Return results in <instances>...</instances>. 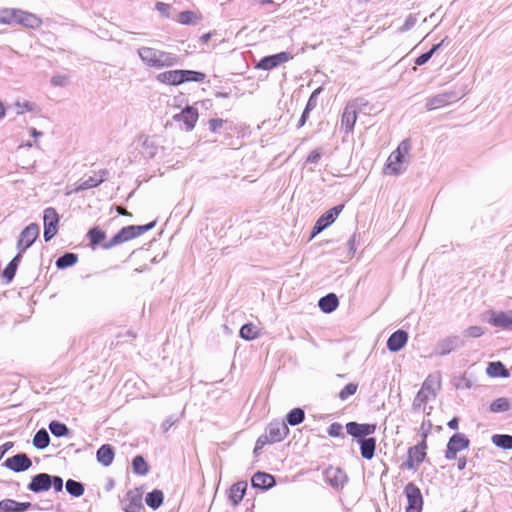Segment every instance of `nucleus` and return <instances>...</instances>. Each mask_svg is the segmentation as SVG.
I'll return each mask as SVG.
<instances>
[{
  "instance_id": "nucleus-10",
  "label": "nucleus",
  "mask_w": 512,
  "mask_h": 512,
  "mask_svg": "<svg viewBox=\"0 0 512 512\" xmlns=\"http://www.w3.org/2000/svg\"><path fill=\"white\" fill-rule=\"evenodd\" d=\"M359 108L358 100L349 101L342 113L341 125L345 128L346 133L353 131L354 125L357 120V110Z\"/></svg>"
},
{
  "instance_id": "nucleus-43",
  "label": "nucleus",
  "mask_w": 512,
  "mask_h": 512,
  "mask_svg": "<svg viewBox=\"0 0 512 512\" xmlns=\"http://www.w3.org/2000/svg\"><path fill=\"white\" fill-rule=\"evenodd\" d=\"M493 443L503 449H512V436L505 434H497L492 437Z\"/></svg>"
},
{
  "instance_id": "nucleus-19",
  "label": "nucleus",
  "mask_w": 512,
  "mask_h": 512,
  "mask_svg": "<svg viewBox=\"0 0 512 512\" xmlns=\"http://www.w3.org/2000/svg\"><path fill=\"white\" fill-rule=\"evenodd\" d=\"M489 323L495 327L505 330H512V311L509 312H490Z\"/></svg>"
},
{
  "instance_id": "nucleus-30",
  "label": "nucleus",
  "mask_w": 512,
  "mask_h": 512,
  "mask_svg": "<svg viewBox=\"0 0 512 512\" xmlns=\"http://www.w3.org/2000/svg\"><path fill=\"white\" fill-rule=\"evenodd\" d=\"M318 304H319L320 309L323 312L331 313L337 308L339 302H338L337 296L333 293H330V294H327L326 296L322 297L319 300Z\"/></svg>"
},
{
  "instance_id": "nucleus-52",
  "label": "nucleus",
  "mask_w": 512,
  "mask_h": 512,
  "mask_svg": "<svg viewBox=\"0 0 512 512\" xmlns=\"http://www.w3.org/2000/svg\"><path fill=\"white\" fill-rule=\"evenodd\" d=\"M51 84L56 87H65L69 84V78L62 74L54 75L51 78Z\"/></svg>"
},
{
  "instance_id": "nucleus-53",
  "label": "nucleus",
  "mask_w": 512,
  "mask_h": 512,
  "mask_svg": "<svg viewBox=\"0 0 512 512\" xmlns=\"http://www.w3.org/2000/svg\"><path fill=\"white\" fill-rule=\"evenodd\" d=\"M17 268L14 266V263H9L4 269L2 276L5 278L6 283H9L13 280Z\"/></svg>"
},
{
  "instance_id": "nucleus-31",
  "label": "nucleus",
  "mask_w": 512,
  "mask_h": 512,
  "mask_svg": "<svg viewBox=\"0 0 512 512\" xmlns=\"http://www.w3.org/2000/svg\"><path fill=\"white\" fill-rule=\"evenodd\" d=\"M164 500V494L161 490L155 489L146 495V504L152 509H158Z\"/></svg>"
},
{
  "instance_id": "nucleus-33",
  "label": "nucleus",
  "mask_w": 512,
  "mask_h": 512,
  "mask_svg": "<svg viewBox=\"0 0 512 512\" xmlns=\"http://www.w3.org/2000/svg\"><path fill=\"white\" fill-rule=\"evenodd\" d=\"M50 443V436L46 429L42 428L36 432L33 438V446L37 449H45Z\"/></svg>"
},
{
  "instance_id": "nucleus-13",
  "label": "nucleus",
  "mask_w": 512,
  "mask_h": 512,
  "mask_svg": "<svg viewBox=\"0 0 512 512\" xmlns=\"http://www.w3.org/2000/svg\"><path fill=\"white\" fill-rule=\"evenodd\" d=\"M134 238L135 233L133 226H126L123 227L117 234H115L108 242L103 243L102 248L108 250Z\"/></svg>"
},
{
  "instance_id": "nucleus-1",
  "label": "nucleus",
  "mask_w": 512,
  "mask_h": 512,
  "mask_svg": "<svg viewBox=\"0 0 512 512\" xmlns=\"http://www.w3.org/2000/svg\"><path fill=\"white\" fill-rule=\"evenodd\" d=\"M141 61L152 68L161 69L180 64V58L170 52L143 46L138 49Z\"/></svg>"
},
{
  "instance_id": "nucleus-22",
  "label": "nucleus",
  "mask_w": 512,
  "mask_h": 512,
  "mask_svg": "<svg viewBox=\"0 0 512 512\" xmlns=\"http://www.w3.org/2000/svg\"><path fill=\"white\" fill-rule=\"evenodd\" d=\"M408 340V334L403 330H397L387 340V348L392 352L401 350Z\"/></svg>"
},
{
  "instance_id": "nucleus-64",
  "label": "nucleus",
  "mask_w": 512,
  "mask_h": 512,
  "mask_svg": "<svg viewBox=\"0 0 512 512\" xmlns=\"http://www.w3.org/2000/svg\"><path fill=\"white\" fill-rule=\"evenodd\" d=\"M224 121L222 119H211L209 121V128L212 132H216L219 128L222 127Z\"/></svg>"
},
{
  "instance_id": "nucleus-36",
  "label": "nucleus",
  "mask_w": 512,
  "mask_h": 512,
  "mask_svg": "<svg viewBox=\"0 0 512 512\" xmlns=\"http://www.w3.org/2000/svg\"><path fill=\"white\" fill-rule=\"evenodd\" d=\"M77 261L78 256L76 254L67 252L56 260V267L58 269H65L73 266Z\"/></svg>"
},
{
  "instance_id": "nucleus-39",
  "label": "nucleus",
  "mask_w": 512,
  "mask_h": 512,
  "mask_svg": "<svg viewBox=\"0 0 512 512\" xmlns=\"http://www.w3.org/2000/svg\"><path fill=\"white\" fill-rule=\"evenodd\" d=\"M258 335V328L251 323L243 325L240 329V337L245 340H254L258 337Z\"/></svg>"
},
{
  "instance_id": "nucleus-12",
  "label": "nucleus",
  "mask_w": 512,
  "mask_h": 512,
  "mask_svg": "<svg viewBox=\"0 0 512 512\" xmlns=\"http://www.w3.org/2000/svg\"><path fill=\"white\" fill-rule=\"evenodd\" d=\"M346 430L349 435L360 440L366 438L368 435L374 434L376 431V425L349 422L346 424Z\"/></svg>"
},
{
  "instance_id": "nucleus-26",
  "label": "nucleus",
  "mask_w": 512,
  "mask_h": 512,
  "mask_svg": "<svg viewBox=\"0 0 512 512\" xmlns=\"http://www.w3.org/2000/svg\"><path fill=\"white\" fill-rule=\"evenodd\" d=\"M156 78L159 82L167 85L176 86L183 83V78L180 76V70L165 71L159 73Z\"/></svg>"
},
{
  "instance_id": "nucleus-57",
  "label": "nucleus",
  "mask_w": 512,
  "mask_h": 512,
  "mask_svg": "<svg viewBox=\"0 0 512 512\" xmlns=\"http://www.w3.org/2000/svg\"><path fill=\"white\" fill-rule=\"evenodd\" d=\"M415 23H416V18L412 15H409L405 19L403 25L399 28V31L406 32V31L410 30L415 25Z\"/></svg>"
},
{
  "instance_id": "nucleus-17",
  "label": "nucleus",
  "mask_w": 512,
  "mask_h": 512,
  "mask_svg": "<svg viewBox=\"0 0 512 512\" xmlns=\"http://www.w3.org/2000/svg\"><path fill=\"white\" fill-rule=\"evenodd\" d=\"M198 119V111L196 108L188 106L179 114L174 116L175 121L183 122L186 131H191Z\"/></svg>"
},
{
  "instance_id": "nucleus-58",
  "label": "nucleus",
  "mask_w": 512,
  "mask_h": 512,
  "mask_svg": "<svg viewBox=\"0 0 512 512\" xmlns=\"http://www.w3.org/2000/svg\"><path fill=\"white\" fill-rule=\"evenodd\" d=\"M267 443H270L269 442V436L266 434V435H262L260 436L257 441H256V444H255V448H254V453L255 454H258V452L267 444Z\"/></svg>"
},
{
  "instance_id": "nucleus-44",
  "label": "nucleus",
  "mask_w": 512,
  "mask_h": 512,
  "mask_svg": "<svg viewBox=\"0 0 512 512\" xmlns=\"http://www.w3.org/2000/svg\"><path fill=\"white\" fill-rule=\"evenodd\" d=\"M49 430L56 437H63L69 434L68 427L65 424L58 421H52L49 424Z\"/></svg>"
},
{
  "instance_id": "nucleus-45",
  "label": "nucleus",
  "mask_w": 512,
  "mask_h": 512,
  "mask_svg": "<svg viewBox=\"0 0 512 512\" xmlns=\"http://www.w3.org/2000/svg\"><path fill=\"white\" fill-rule=\"evenodd\" d=\"M200 19L193 11H183L179 13L177 21L183 25L196 24Z\"/></svg>"
},
{
  "instance_id": "nucleus-23",
  "label": "nucleus",
  "mask_w": 512,
  "mask_h": 512,
  "mask_svg": "<svg viewBox=\"0 0 512 512\" xmlns=\"http://www.w3.org/2000/svg\"><path fill=\"white\" fill-rule=\"evenodd\" d=\"M31 503L29 502H17L12 499H5L0 501L1 512H24L29 509Z\"/></svg>"
},
{
  "instance_id": "nucleus-24",
  "label": "nucleus",
  "mask_w": 512,
  "mask_h": 512,
  "mask_svg": "<svg viewBox=\"0 0 512 512\" xmlns=\"http://www.w3.org/2000/svg\"><path fill=\"white\" fill-rule=\"evenodd\" d=\"M104 181V172H101L99 175L95 174L94 176H90L88 179L83 180L79 185H77L73 190L67 192V195L71 193H78L83 190H88L93 187H97Z\"/></svg>"
},
{
  "instance_id": "nucleus-18",
  "label": "nucleus",
  "mask_w": 512,
  "mask_h": 512,
  "mask_svg": "<svg viewBox=\"0 0 512 512\" xmlns=\"http://www.w3.org/2000/svg\"><path fill=\"white\" fill-rule=\"evenodd\" d=\"M139 141L141 142V153L146 158H153L157 155L160 145L156 136H140Z\"/></svg>"
},
{
  "instance_id": "nucleus-48",
  "label": "nucleus",
  "mask_w": 512,
  "mask_h": 512,
  "mask_svg": "<svg viewBox=\"0 0 512 512\" xmlns=\"http://www.w3.org/2000/svg\"><path fill=\"white\" fill-rule=\"evenodd\" d=\"M277 66L274 56L270 55L262 58L256 67L262 70H271Z\"/></svg>"
},
{
  "instance_id": "nucleus-50",
  "label": "nucleus",
  "mask_w": 512,
  "mask_h": 512,
  "mask_svg": "<svg viewBox=\"0 0 512 512\" xmlns=\"http://www.w3.org/2000/svg\"><path fill=\"white\" fill-rule=\"evenodd\" d=\"M490 409L493 412L507 411L509 409V403L507 399L499 398L491 404Z\"/></svg>"
},
{
  "instance_id": "nucleus-3",
  "label": "nucleus",
  "mask_w": 512,
  "mask_h": 512,
  "mask_svg": "<svg viewBox=\"0 0 512 512\" xmlns=\"http://www.w3.org/2000/svg\"><path fill=\"white\" fill-rule=\"evenodd\" d=\"M439 386L440 383L436 377H427L413 401V408L415 410L425 409L426 403L436 397V391L439 389Z\"/></svg>"
},
{
  "instance_id": "nucleus-49",
  "label": "nucleus",
  "mask_w": 512,
  "mask_h": 512,
  "mask_svg": "<svg viewBox=\"0 0 512 512\" xmlns=\"http://www.w3.org/2000/svg\"><path fill=\"white\" fill-rule=\"evenodd\" d=\"M358 385L355 383L347 384L340 392L339 398L342 401L347 400L350 396L354 395L357 391Z\"/></svg>"
},
{
  "instance_id": "nucleus-51",
  "label": "nucleus",
  "mask_w": 512,
  "mask_h": 512,
  "mask_svg": "<svg viewBox=\"0 0 512 512\" xmlns=\"http://www.w3.org/2000/svg\"><path fill=\"white\" fill-rule=\"evenodd\" d=\"M15 107L17 109V114L21 115L26 112H31L34 110L35 105L29 101H16Z\"/></svg>"
},
{
  "instance_id": "nucleus-8",
  "label": "nucleus",
  "mask_w": 512,
  "mask_h": 512,
  "mask_svg": "<svg viewBox=\"0 0 512 512\" xmlns=\"http://www.w3.org/2000/svg\"><path fill=\"white\" fill-rule=\"evenodd\" d=\"M39 233L40 228L36 223H31L22 230L17 241V249L20 253L25 252L35 242Z\"/></svg>"
},
{
  "instance_id": "nucleus-9",
  "label": "nucleus",
  "mask_w": 512,
  "mask_h": 512,
  "mask_svg": "<svg viewBox=\"0 0 512 512\" xmlns=\"http://www.w3.org/2000/svg\"><path fill=\"white\" fill-rule=\"evenodd\" d=\"M469 439L462 433L454 434L447 443L445 458L452 460L456 458L458 452L469 447Z\"/></svg>"
},
{
  "instance_id": "nucleus-59",
  "label": "nucleus",
  "mask_w": 512,
  "mask_h": 512,
  "mask_svg": "<svg viewBox=\"0 0 512 512\" xmlns=\"http://www.w3.org/2000/svg\"><path fill=\"white\" fill-rule=\"evenodd\" d=\"M273 56H274L275 61L278 66L280 64H283V63L289 61L290 59H292V55L288 52H280V53L274 54Z\"/></svg>"
},
{
  "instance_id": "nucleus-15",
  "label": "nucleus",
  "mask_w": 512,
  "mask_h": 512,
  "mask_svg": "<svg viewBox=\"0 0 512 512\" xmlns=\"http://www.w3.org/2000/svg\"><path fill=\"white\" fill-rule=\"evenodd\" d=\"M458 99L459 97L454 92H444L427 99L426 108L427 110H435L455 102Z\"/></svg>"
},
{
  "instance_id": "nucleus-37",
  "label": "nucleus",
  "mask_w": 512,
  "mask_h": 512,
  "mask_svg": "<svg viewBox=\"0 0 512 512\" xmlns=\"http://www.w3.org/2000/svg\"><path fill=\"white\" fill-rule=\"evenodd\" d=\"M304 419V410L301 408H294L287 414L285 423H287V425L295 426L302 423Z\"/></svg>"
},
{
  "instance_id": "nucleus-28",
  "label": "nucleus",
  "mask_w": 512,
  "mask_h": 512,
  "mask_svg": "<svg viewBox=\"0 0 512 512\" xmlns=\"http://www.w3.org/2000/svg\"><path fill=\"white\" fill-rule=\"evenodd\" d=\"M114 459V450L109 444L102 445L97 451V460L103 466H109Z\"/></svg>"
},
{
  "instance_id": "nucleus-40",
  "label": "nucleus",
  "mask_w": 512,
  "mask_h": 512,
  "mask_svg": "<svg viewBox=\"0 0 512 512\" xmlns=\"http://www.w3.org/2000/svg\"><path fill=\"white\" fill-rule=\"evenodd\" d=\"M66 491L74 497H80L84 493V486L81 482L69 479L66 484Z\"/></svg>"
},
{
  "instance_id": "nucleus-6",
  "label": "nucleus",
  "mask_w": 512,
  "mask_h": 512,
  "mask_svg": "<svg viewBox=\"0 0 512 512\" xmlns=\"http://www.w3.org/2000/svg\"><path fill=\"white\" fill-rule=\"evenodd\" d=\"M343 208L344 205L340 204L322 214L313 227L311 239L331 225L342 212Z\"/></svg>"
},
{
  "instance_id": "nucleus-7",
  "label": "nucleus",
  "mask_w": 512,
  "mask_h": 512,
  "mask_svg": "<svg viewBox=\"0 0 512 512\" xmlns=\"http://www.w3.org/2000/svg\"><path fill=\"white\" fill-rule=\"evenodd\" d=\"M408 505L406 512H421L423 506V498L420 489L414 483H408L404 488Z\"/></svg>"
},
{
  "instance_id": "nucleus-5",
  "label": "nucleus",
  "mask_w": 512,
  "mask_h": 512,
  "mask_svg": "<svg viewBox=\"0 0 512 512\" xmlns=\"http://www.w3.org/2000/svg\"><path fill=\"white\" fill-rule=\"evenodd\" d=\"M44 239L50 241L58 231L59 215L55 208L48 207L44 210Z\"/></svg>"
},
{
  "instance_id": "nucleus-4",
  "label": "nucleus",
  "mask_w": 512,
  "mask_h": 512,
  "mask_svg": "<svg viewBox=\"0 0 512 512\" xmlns=\"http://www.w3.org/2000/svg\"><path fill=\"white\" fill-rule=\"evenodd\" d=\"M431 425H428V429L423 433V439L421 443L411 447L408 451V460L405 462V467L409 470H415L417 466L423 462L426 457V438L430 433Z\"/></svg>"
},
{
  "instance_id": "nucleus-47",
  "label": "nucleus",
  "mask_w": 512,
  "mask_h": 512,
  "mask_svg": "<svg viewBox=\"0 0 512 512\" xmlns=\"http://www.w3.org/2000/svg\"><path fill=\"white\" fill-rule=\"evenodd\" d=\"M440 46H441V43L433 45L432 48L428 52L423 53L422 55H420L419 57L416 58L415 64L418 66L424 65L426 62H428L430 60V58L439 49Z\"/></svg>"
},
{
  "instance_id": "nucleus-55",
  "label": "nucleus",
  "mask_w": 512,
  "mask_h": 512,
  "mask_svg": "<svg viewBox=\"0 0 512 512\" xmlns=\"http://www.w3.org/2000/svg\"><path fill=\"white\" fill-rule=\"evenodd\" d=\"M484 333L482 327L480 326H470L464 332V335L467 337H480Z\"/></svg>"
},
{
  "instance_id": "nucleus-29",
  "label": "nucleus",
  "mask_w": 512,
  "mask_h": 512,
  "mask_svg": "<svg viewBox=\"0 0 512 512\" xmlns=\"http://www.w3.org/2000/svg\"><path fill=\"white\" fill-rule=\"evenodd\" d=\"M126 498L127 503L124 505L123 510L139 511L143 509L142 496L137 491H129Z\"/></svg>"
},
{
  "instance_id": "nucleus-16",
  "label": "nucleus",
  "mask_w": 512,
  "mask_h": 512,
  "mask_svg": "<svg viewBox=\"0 0 512 512\" xmlns=\"http://www.w3.org/2000/svg\"><path fill=\"white\" fill-rule=\"evenodd\" d=\"M52 476L47 473H39L32 477L28 489L34 493L47 491L52 486Z\"/></svg>"
},
{
  "instance_id": "nucleus-60",
  "label": "nucleus",
  "mask_w": 512,
  "mask_h": 512,
  "mask_svg": "<svg viewBox=\"0 0 512 512\" xmlns=\"http://www.w3.org/2000/svg\"><path fill=\"white\" fill-rule=\"evenodd\" d=\"M320 88L314 90V92L311 94L308 102H307V105H306V108L305 109H308V111L310 112L312 109L315 108L316 106V96L320 93Z\"/></svg>"
},
{
  "instance_id": "nucleus-38",
  "label": "nucleus",
  "mask_w": 512,
  "mask_h": 512,
  "mask_svg": "<svg viewBox=\"0 0 512 512\" xmlns=\"http://www.w3.org/2000/svg\"><path fill=\"white\" fill-rule=\"evenodd\" d=\"M180 76L184 82H202L205 79V74L193 70H180Z\"/></svg>"
},
{
  "instance_id": "nucleus-20",
  "label": "nucleus",
  "mask_w": 512,
  "mask_h": 512,
  "mask_svg": "<svg viewBox=\"0 0 512 512\" xmlns=\"http://www.w3.org/2000/svg\"><path fill=\"white\" fill-rule=\"evenodd\" d=\"M42 23L43 21L38 15L19 9L17 24L35 30L40 28Z\"/></svg>"
},
{
  "instance_id": "nucleus-14",
  "label": "nucleus",
  "mask_w": 512,
  "mask_h": 512,
  "mask_svg": "<svg viewBox=\"0 0 512 512\" xmlns=\"http://www.w3.org/2000/svg\"><path fill=\"white\" fill-rule=\"evenodd\" d=\"M289 433V428L285 421L271 422L267 428V435L270 443L282 441Z\"/></svg>"
},
{
  "instance_id": "nucleus-56",
  "label": "nucleus",
  "mask_w": 512,
  "mask_h": 512,
  "mask_svg": "<svg viewBox=\"0 0 512 512\" xmlns=\"http://www.w3.org/2000/svg\"><path fill=\"white\" fill-rule=\"evenodd\" d=\"M342 430H343V427L341 424L332 423L328 428V434L331 437L343 436Z\"/></svg>"
},
{
  "instance_id": "nucleus-63",
  "label": "nucleus",
  "mask_w": 512,
  "mask_h": 512,
  "mask_svg": "<svg viewBox=\"0 0 512 512\" xmlns=\"http://www.w3.org/2000/svg\"><path fill=\"white\" fill-rule=\"evenodd\" d=\"M52 486L56 492H60L63 489V480L60 476H52Z\"/></svg>"
},
{
  "instance_id": "nucleus-41",
  "label": "nucleus",
  "mask_w": 512,
  "mask_h": 512,
  "mask_svg": "<svg viewBox=\"0 0 512 512\" xmlns=\"http://www.w3.org/2000/svg\"><path fill=\"white\" fill-rule=\"evenodd\" d=\"M87 236L90 240L91 246L94 248L105 239L106 234L99 227H94L88 231Z\"/></svg>"
},
{
  "instance_id": "nucleus-62",
  "label": "nucleus",
  "mask_w": 512,
  "mask_h": 512,
  "mask_svg": "<svg viewBox=\"0 0 512 512\" xmlns=\"http://www.w3.org/2000/svg\"><path fill=\"white\" fill-rule=\"evenodd\" d=\"M321 158V151L319 149H315L310 152L307 157V162L309 163H317Z\"/></svg>"
},
{
  "instance_id": "nucleus-35",
  "label": "nucleus",
  "mask_w": 512,
  "mask_h": 512,
  "mask_svg": "<svg viewBox=\"0 0 512 512\" xmlns=\"http://www.w3.org/2000/svg\"><path fill=\"white\" fill-rule=\"evenodd\" d=\"M460 344V340L457 337L444 339L438 345L439 354L446 355L456 349Z\"/></svg>"
},
{
  "instance_id": "nucleus-54",
  "label": "nucleus",
  "mask_w": 512,
  "mask_h": 512,
  "mask_svg": "<svg viewBox=\"0 0 512 512\" xmlns=\"http://www.w3.org/2000/svg\"><path fill=\"white\" fill-rule=\"evenodd\" d=\"M156 222H150L146 225H132L135 233V238L151 230L155 226Z\"/></svg>"
},
{
  "instance_id": "nucleus-46",
  "label": "nucleus",
  "mask_w": 512,
  "mask_h": 512,
  "mask_svg": "<svg viewBox=\"0 0 512 512\" xmlns=\"http://www.w3.org/2000/svg\"><path fill=\"white\" fill-rule=\"evenodd\" d=\"M328 473L332 486H342L347 480L346 475L340 469L330 470Z\"/></svg>"
},
{
  "instance_id": "nucleus-42",
  "label": "nucleus",
  "mask_w": 512,
  "mask_h": 512,
  "mask_svg": "<svg viewBox=\"0 0 512 512\" xmlns=\"http://www.w3.org/2000/svg\"><path fill=\"white\" fill-rule=\"evenodd\" d=\"M132 467H133V471L139 475H146L149 471L148 465H147L145 459L140 455L133 458Z\"/></svg>"
},
{
  "instance_id": "nucleus-34",
  "label": "nucleus",
  "mask_w": 512,
  "mask_h": 512,
  "mask_svg": "<svg viewBox=\"0 0 512 512\" xmlns=\"http://www.w3.org/2000/svg\"><path fill=\"white\" fill-rule=\"evenodd\" d=\"M487 374L491 377H508L509 372L504 367V365L501 362H491L489 363L487 370Z\"/></svg>"
},
{
  "instance_id": "nucleus-32",
  "label": "nucleus",
  "mask_w": 512,
  "mask_h": 512,
  "mask_svg": "<svg viewBox=\"0 0 512 512\" xmlns=\"http://www.w3.org/2000/svg\"><path fill=\"white\" fill-rule=\"evenodd\" d=\"M19 9L6 8L0 11V24H17Z\"/></svg>"
},
{
  "instance_id": "nucleus-27",
  "label": "nucleus",
  "mask_w": 512,
  "mask_h": 512,
  "mask_svg": "<svg viewBox=\"0 0 512 512\" xmlns=\"http://www.w3.org/2000/svg\"><path fill=\"white\" fill-rule=\"evenodd\" d=\"M360 444L361 455L364 459L370 460L373 458L376 449L375 438H364L358 440Z\"/></svg>"
},
{
  "instance_id": "nucleus-11",
  "label": "nucleus",
  "mask_w": 512,
  "mask_h": 512,
  "mask_svg": "<svg viewBox=\"0 0 512 512\" xmlns=\"http://www.w3.org/2000/svg\"><path fill=\"white\" fill-rule=\"evenodd\" d=\"M3 465L6 468L19 473L28 470L32 466V461L25 453H19L7 458Z\"/></svg>"
},
{
  "instance_id": "nucleus-21",
  "label": "nucleus",
  "mask_w": 512,
  "mask_h": 512,
  "mask_svg": "<svg viewBox=\"0 0 512 512\" xmlns=\"http://www.w3.org/2000/svg\"><path fill=\"white\" fill-rule=\"evenodd\" d=\"M251 483L254 488L263 490L270 489L276 484L275 478L271 474L265 472L255 473L251 479Z\"/></svg>"
},
{
  "instance_id": "nucleus-61",
  "label": "nucleus",
  "mask_w": 512,
  "mask_h": 512,
  "mask_svg": "<svg viewBox=\"0 0 512 512\" xmlns=\"http://www.w3.org/2000/svg\"><path fill=\"white\" fill-rule=\"evenodd\" d=\"M156 9L159 11L162 15L165 17H169V11H170V5L163 3V2H157L156 3Z\"/></svg>"
},
{
  "instance_id": "nucleus-2",
  "label": "nucleus",
  "mask_w": 512,
  "mask_h": 512,
  "mask_svg": "<svg viewBox=\"0 0 512 512\" xmlns=\"http://www.w3.org/2000/svg\"><path fill=\"white\" fill-rule=\"evenodd\" d=\"M411 142L404 139L389 155L384 172L389 175H400L405 170L410 159Z\"/></svg>"
},
{
  "instance_id": "nucleus-25",
  "label": "nucleus",
  "mask_w": 512,
  "mask_h": 512,
  "mask_svg": "<svg viewBox=\"0 0 512 512\" xmlns=\"http://www.w3.org/2000/svg\"><path fill=\"white\" fill-rule=\"evenodd\" d=\"M247 489V483L244 481L233 484L229 490V500L236 506L243 499Z\"/></svg>"
}]
</instances>
